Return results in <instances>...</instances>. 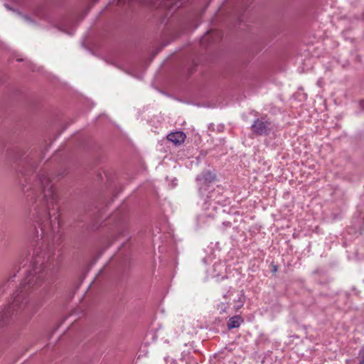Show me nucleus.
Masks as SVG:
<instances>
[{"mask_svg": "<svg viewBox=\"0 0 364 364\" xmlns=\"http://www.w3.org/2000/svg\"><path fill=\"white\" fill-rule=\"evenodd\" d=\"M21 185L25 193L31 190L33 195H36L41 190L42 196L39 204L33 207V213H31L34 220V224L29 230V237L33 242L31 256L32 269L15 293L12 303L0 314V326L6 324L14 313L26 309L32 299L31 294L41 286L48 271L55 262V251L50 242L55 232L59 230L60 222L58 208H55L58 197L53 184L48 173L42 172L28 188L26 189L22 181Z\"/></svg>", "mask_w": 364, "mask_h": 364, "instance_id": "obj_1", "label": "nucleus"}, {"mask_svg": "<svg viewBox=\"0 0 364 364\" xmlns=\"http://www.w3.org/2000/svg\"><path fill=\"white\" fill-rule=\"evenodd\" d=\"M252 132L257 135H267L272 129L271 122L264 117L256 119L252 125Z\"/></svg>", "mask_w": 364, "mask_h": 364, "instance_id": "obj_2", "label": "nucleus"}, {"mask_svg": "<svg viewBox=\"0 0 364 364\" xmlns=\"http://www.w3.org/2000/svg\"><path fill=\"white\" fill-rule=\"evenodd\" d=\"M186 137V134L183 132H176L167 136L168 140L173 142L174 144H182L184 142Z\"/></svg>", "mask_w": 364, "mask_h": 364, "instance_id": "obj_3", "label": "nucleus"}, {"mask_svg": "<svg viewBox=\"0 0 364 364\" xmlns=\"http://www.w3.org/2000/svg\"><path fill=\"white\" fill-rule=\"evenodd\" d=\"M215 179V176L210 171L202 173L197 177V181L200 185H207Z\"/></svg>", "mask_w": 364, "mask_h": 364, "instance_id": "obj_4", "label": "nucleus"}, {"mask_svg": "<svg viewBox=\"0 0 364 364\" xmlns=\"http://www.w3.org/2000/svg\"><path fill=\"white\" fill-rule=\"evenodd\" d=\"M243 321L242 318L239 316H235L229 319L228 321V327L229 329L238 328Z\"/></svg>", "mask_w": 364, "mask_h": 364, "instance_id": "obj_5", "label": "nucleus"}, {"mask_svg": "<svg viewBox=\"0 0 364 364\" xmlns=\"http://www.w3.org/2000/svg\"><path fill=\"white\" fill-rule=\"evenodd\" d=\"M227 307H228L227 303H221L218 306V309L220 311V313H223V312H225Z\"/></svg>", "mask_w": 364, "mask_h": 364, "instance_id": "obj_6", "label": "nucleus"}, {"mask_svg": "<svg viewBox=\"0 0 364 364\" xmlns=\"http://www.w3.org/2000/svg\"><path fill=\"white\" fill-rule=\"evenodd\" d=\"M243 304H244V301L242 299V298L240 297L239 301H237V305L235 306V309L237 310L239 309H240L242 306H243Z\"/></svg>", "mask_w": 364, "mask_h": 364, "instance_id": "obj_7", "label": "nucleus"}, {"mask_svg": "<svg viewBox=\"0 0 364 364\" xmlns=\"http://www.w3.org/2000/svg\"><path fill=\"white\" fill-rule=\"evenodd\" d=\"M360 364H364V349L360 351Z\"/></svg>", "mask_w": 364, "mask_h": 364, "instance_id": "obj_8", "label": "nucleus"}, {"mask_svg": "<svg viewBox=\"0 0 364 364\" xmlns=\"http://www.w3.org/2000/svg\"><path fill=\"white\" fill-rule=\"evenodd\" d=\"M27 200H31L33 199V196H31L30 194L26 195Z\"/></svg>", "mask_w": 364, "mask_h": 364, "instance_id": "obj_9", "label": "nucleus"}, {"mask_svg": "<svg viewBox=\"0 0 364 364\" xmlns=\"http://www.w3.org/2000/svg\"><path fill=\"white\" fill-rule=\"evenodd\" d=\"M277 268L276 266L274 267V269H273V272H277Z\"/></svg>", "mask_w": 364, "mask_h": 364, "instance_id": "obj_10", "label": "nucleus"}]
</instances>
